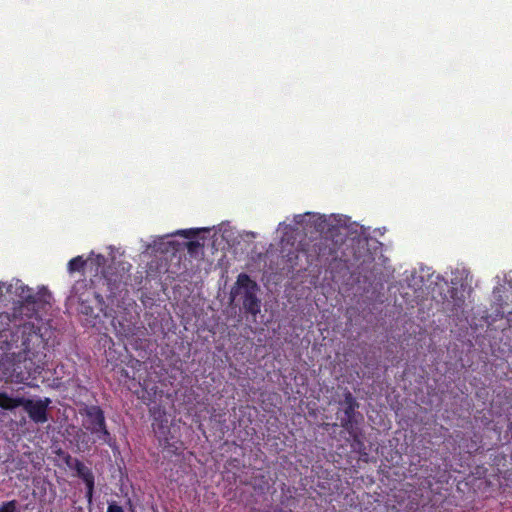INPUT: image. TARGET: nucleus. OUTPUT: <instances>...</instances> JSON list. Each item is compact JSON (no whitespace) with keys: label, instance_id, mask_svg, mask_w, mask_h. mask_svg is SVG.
I'll use <instances>...</instances> for the list:
<instances>
[{"label":"nucleus","instance_id":"obj_21","mask_svg":"<svg viewBox=\"0 0 512 512\" xmlns=\"http://www.w3.org/2000/svg\"><path fill=\"white\" fill-rule=\"evenodd\" d=\"M508 432L510 433L511 438H512V422H509V424H508Z\"/></svg>","mask_w":512,"mask_h":512},{"label":"nucleus","instance_id":"obj_12","mask_svg":"<svg viewBox=\"0 0 512 512\" xmlns=\"http://www.w3.org/2000/svg\"><path fill=\"white\" fill-rule=\"evenodd\" d=\"M86 264L87 261L83 258V256H76L68 262L67 270L70 274L75 272H83Z\"/></svg>","mask_w":512,"mask_h":512},{"label":"nucleus","instance_id":"obj_9","mask_svg":"<svg viewBox=\"0 0 512 512\" xmlns=\"http://www.w3.org/2000/svg\"><path fill=\"white\" fill-rule=\"evenodd\" d=\"M358 407H344L343 416L340 418L341 427L347 433H353V427L359 426L362 415L356 412Z\"/></svg>","mask_w":512,"mask_h":512},{"label":"nucleus","instance_id":"obj_18","mask_svg":"<svg viewBox=\"0 0 512 512\" xmlns=\"http://www.w3.org/2000/svg\"><path fill=\"white\" fill-rule=\"evenodd\" d=\"M187 247V251L190 255H194L196 253H198V251L203 247V245L195 240V241H189L186 245Z\"/></svg>","mask_w":512,"mask_h":512},{"label":"nucleus","instance_id":"obj_20","mask_svg":"<svg viewBox=\"0 0 512 512\" xmlns=\"http://www.w3.org/2000/svg\"><path fill=\"white\" fill-rule=\"evenodd\" d=\"M179 234L184 235L185 237H190V236L196 235L197 231L192 230V229H190V230H182V231L179 232Z\"/></svg>","mask_w":512,"mask_h":512},{"label":"nucleus","instance_id":"obj_6","mask_svg":"<svg viewBox=\"0 0 512 512\" xmlns=\"http://www.w3.org/2000/svg\"><path fill=\"white\" fill-rule=\"evenodd\" d=\"M80 415L83 417L82 425L95 435L103 443L111 444V434L107 429L105 414L98 405H86L80 409Z\"/></svg>","mask_w":512,"mask_h":512},{"label":"nucleus","instance_id":"obj_14","mask_svg":"<svg viewBox=\"0 0 512 512\" xmlns=\"http://www.w3.org/2000/svg\"><path fill=\"white\" fill-rule=\"evenodd\" d=\"M353 433H348L349 436L352 438L353 440V446L355 448H357L359 451L363 448L365 449L364 447V443L362 441V434H361V429L359 426H355L353 427Z\"/></svg>","mask_w":512,"mask_h":512},{"label":"nucleus","instance_id":"obj_5","mask_svg":"<svg viewBox=\"0 0 512 512\" xmlns=\"http://www.w3.org/2000/svg\"><path fill=\"white\" fill-rule=\"evenodd\" d=\"M71 298L77 301L80 313L86 316L94 314L92 303H96L99 310H102L105 304L102 295L94 291L92 281L86 279L75 282L72 287Z\"/></svg>","mask_w":512,"mask_h":512},{"label":"nucleus","instance_id":"obj_13","mask_svg":"<svg viewBox=\"0 0 512 512\" xmlns=\"http://www.w3.org/2000/svg\"><path fill=\"white\" fill-rule=\"evenodd\" d=\"M153 430L159 439L164 438L167 439V434L169 433V427L167 426V420H161L158 422L155 419V422L152 424Z\"/></svg>","mask_w":512,"mask_h":512},{"label":"nucleus","instance_id":"obj_7","mask_svg":"<svg viewBox=\"0 0 512 512\" xmlns=\"http://www.w3.org/2000/svg\"><path fill=\"white\" fill-rule=\"evenodd\" d=\"M258 290L259 288L257 283L252 280L248 274L240 273L238 275L233 293H240L243 291V309L247 314L252 315L254 318L261 311V300L257 297Z\"/></svg>","mask_w":512,"mask_h":512},{"label":"nucleus","instance_id":"obj_8","mask_svg":"<svg viewBox=\"0 0 512 512\" xmlns=\"http://www.w3.org/2000/svg\"><path fill=\"white\" fill-rule=\"evenodd\" d=\"M76 471V474L79 478L83 480L86 486L85 497L89 504L93 501L94 487H95V477L92 470L87 467L82 461L79 459L74 460V465L72 466Z\"/></svg>","mask_w":512,"mask_h":512},{"label":"nucleus","instance_id":"obj_3","mask_svg":"<svg viewBox=\"0 0 512 512\" xmlns=\"http://www.w3.org/2000/svg\"><path fill=\"white\" fill-rule=\"evenodd\" d=\"M3 288L6 289V293L14 295V297H11V300L18 304V306L15 307V311L21 316L42 320L43 316L46 315L51 308L52 295L45 288L34 293L31 288L18 279L10 283L1 282V295L3 294Z\"/></svg>","mask_w":512,"mask_h":512},{"label":"nucleus","instance_id":"obj_11","mask_svg":"<svg viewBox=\"0 0 512 512\" xmlns=\"http://www.w3.org/2000/svg\"><path fill=\"white\" fill-rule=\"evenodd\" d=\"M451 298H452V307L450 308L451 312L453 314H457L459 311H463V308L465 306V295L462 292H460L457 288H453L451 291Z\"/></svg>","mask_w":512,"mask_h":512},{"label":"nucleus","instance_id":"obj_1","mask_svg":"<svg viewBox=\"0 0 512 512\" xmlns=\"http://www.w3.org/2000/svg\"><path fill=\"white\" fill-rule=\"evenodd\" d=\"M314 224L321 232V236L312 245V249L308 252V258L311 263L330 264L339 258V251L343 245H347L349 241L353 257L357 261L365 263L372 259L367 248L368 239L366 237H354L346 239V229L340 226H330L322 216L316 217Z\"/></svg>","mask_w":512,"mask_h":512},{"label":"nucleus","instance_id":"obj_4","mask_svg":"<svg viewBox=\"0 0 512 512\" xmlns=\"http://www.w3.org/2000/svg\"><path fill=\"white\" fill-rule=\"evenodd\" d=\"M19 388L16 391L13 389L0 391V408L3 410H14L22 407L28 414L30 420L36 424H44L48 421V407L51 400L48 397L39 398L37 400L25 398L20 394Z\"/></svg>","mask_w":512,"mask_h":512},{"label":"nucleus","instance_id":"obj_16","mask_svg":"<svg viewBox=\"0 0 512 512\" xmlns=\"http://www.w3.org/2000/svg\"><path fill=\"white\" fill-rule=\"evenodd\" d=\"M0 512H18V502L16 500L2 502Z\"/></svg>","mask_w":512,"mask_h":512},{"label":"nucleus","instance_id":"obj_2","mask_svg":"<svg viewBox=\"0 0 512 512\" xmlns=\"http://www.w3.org/2000/svg\"><path fill=\"white\" fill-rule=\"evenodd\" d=\"M6 349L15 357L22 358L35 366V369L42 368L46 358V343L40 328L33 323H24L15 326L5 335Z\"/></svg>","mask_w":512,"mask_h":512},{"label":"nucleus","instance_id":"obj_10","mask_svg":"<svg viewBox=\"0 0 512 512\" xmlns=\"http://www.w3.org/2000/svg\"><path fill=\"white\" fill-rule=\"evenodd\" d=\"M21 367L19 364L14 365L13 370L10 373H4V378L6 381L16 382V383H24L25 381L30 379L31 372H24L20 370Z\"/></svg>","mask_w":512,"mask_h":512},{"label":"nucleus","instance_id":"obj_19","mask_svg":"<svg viewBox=\"0 0 512 512\" xmlns=\"http://www.w3.org/2000/svg\"><path fill=\"white\" fill-rule=\"evenodd\" d=\"M107 512H124V510L120 505L112 502L108 505Z\"/></svg>","mask_w":512,"mask_h":512},{"label":"nucleus","instance_id":"obj_15","mask_svg":"<svg viewBox=\"0 0 512 512\" xmlns=\"http://www.w3.org/2000/svg\"><path fill=\"white\" fill-rule=\"evenodd\" d=\"M109 270H110V267L105 270L103 272V276L105 278V280L107 281V285H108V290L111 292V293H114L115 290H117L119 288V285L120 283L122 282L121 279H112L110 276H109Z\"/></svg>","mask_w":512,"mask_h":512},{"label":"nucleus","instance_id":"obj_17","mask_svg":"<svg viewBox=\"0 0 512 512\" xmlns=\"http://www.w3.org/2000/svg\"><path fill=\"white\" fill-rule=\"evenodd\" d=\"M344 407H359V403L350 391L344 393V400L341 403Z\"/></svg>","mask_w":512,"mask_h":512}]
</instances>
